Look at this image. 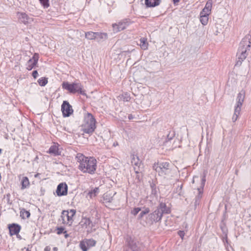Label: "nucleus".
Listing matches in <instances>:
<instances>
[{
    "mask_svg": "<svg viewBox=\"0 0 251 251\" xmlns=\"http://www.w3.org/2000/svg\"><path fill=\"white\" fill-rule=\"evenodd\" d=\"M75 158L79 163L78 169L84 173L93 174L97 168V160L92 157H86L81 153H77Z\"/></svg>",
    "mask_w": 251,
    "mask_h": 251,
    "instance_id": "nucleus-1",
    "label": "nucleus"
},
{
    "mask_svg": "<svg viewBox=\"0 0 251 251\" xmlns=\"http://www.w3.org/2000/svg\"><path fill=\"white\" fill-rule=\"evenodd\" d=\"M251 47V36L249 35L246 36L240 43L237 53V60L236 66H240L242 62L248 55V51Z\"/></svg>",
    "mask_w": 251,
    "mask_h": 251,
    "instance_id": "nucleus-2",
    "label": "nucleus"
},
{
    "mask_svg": "<svg viewBox=\"0 0 251 251\" xmlns=\"http://www.w3.org/2000/svg\"><path fill=\"white\" fill-rule=\"evenodd\" d=\"M153 168L159 176H164L167 178L174 176L175 173V171L172 169L171 165L167 162L155 164Z\"/></svg>",
    "mask_w": 251,
    "mask_h": 251,
    "instance_id": "nucleus-3",
    "label": "nucleus"
},
{
    "mask_svg": "<svg viewBox=\"0 0 251 251\" xmlns=\"http://www.w3.org/2000/svg\"><path fill=\"white\" fill-rule=\"evenodd\" d=\"M82 131L88 134H92L95 130L96 120L93 116L89 113L84 116L83 123L81 125Z\"/></svg>",
    "mask_w": 251,
    "mask_h": 251,
    "instance_id": "nucleus-4",
    "label": "nucleus"
},
{
    "mask_svg": "<svg viewBox=\"0 0 251 251\" xmlns=\"http://www.w3.org/2000/svg\"><path fill=\"white\" fill-rule=\"evenodd\" d=\"M245 98V92L244 90L240 91L236 98V103L234 107V113L232 115V121L235 122L240 115L241 107Z\"/></svg>",
    "mask_w": 251,
    "mask_h": 251,
    "instance_id": "nucleus-5",
    "label": "nucleus"
},
{
    "mask_svg": "<svg viewBox=\"0 0 251 251\" xmlns=\"http://www.w3.org/2000/svg\"><path fill=\"white\" fill-rule=\"evenodd\" d=\"M62 87L68 90L70 93H75L78 92L81 95H85L84 91L82 90V86L80 83H73L70 84L68 82H64L62 84Z\"/></svg>",
    "mask_w": 251,
    "mask_h": 251,
    "instance_id": "nucleus-6",
    "label": "nucleus"
},
{
    "mask_svg": "<svg viewBox=\"0 0 251 251\" xmlns=\"http://www.w3.org/2000/svg\"><path fill=\"white\" fill-rule=\"evenodd\" d=\"M76 211L74 209L70 210H63L61 214L62 223L64 224L71 225L74 221L73 217L75 214Z\"/></svg>",
    "mask_w": 251,
    "mask_h": 251,
    "instance_id": "nucleus-7",
    "label": "nucleus"
},
{
    "mask_svg": "<svg viewBox=\"0 0 251 251\" xmlns=\"http://www.w3.org/2000/svg\"><path fill=\"white\" fill-rule=\"evenodd\" d=\"M162 219L161 214L157 208L152 213H150L146 218V223L150 225L160 221Z\"/></svg>",
    "mask_w": 251,
    "mask_h": 251,
    "instance_id": "nucleus-8",
    "label": "nucleus"
},
{
    "mask_svg": "<svg viewBox=\"0 0 251 251\" xmlns=\"http://www.w3.org/2000/svg\"><path fill=\"white\" fill-rule=\"evenodd\" d=\"M205 181V175H203L201 179V186L197 189L198 194L196 197V201L195 202V205L199 204V201L202 197L203 193V188L204 186Z\"/></svg>",
    "mask_w": 251,
    "mask_h": 251,
    "instance_id": "nucleus-9",
    "label": "nucleus"
},
{
    "mask_svg": "<svg viewBox=\"0 0 251 251\" xmlns=\"http://www.w3.org/2000/svg\"><path fill=\"white\" fill-rule=\"evenodd\" d=\"M61 110L64 117H69L73 112L71 105L67 101H63Z\"/></svg>",
    "mask_w": 251,
    "mask_h": 251,
    "instance_id": "nucleus-10",
    "label": "nucleus"
},
{
    "mask_svg": "<svg viewBox=\"0 0 251 251\" xmlns=\"http://www.w3.org/2000/svg\"><path fill=\"white\" fill-rule=\"evenodd\" d=\"M79 226L83 228L87 229V231H90L93 226V224L89 218L83 217L80 223Z\"/></svg>",
    "mask_w": 251,
    "mask_h": 251,
    "instance_id": "nucleus-11",
    "label": "nucleus"
},
{
    "mask_svg": "<svg viewBox=\"0 0 251 251\" xmlns=\"http://www.w3.org/2000/svg\"><path fill=\"white\" fill-rule=\"evenodd\" d=\"M39 58V54L37 53H35L33 57L28 61L26 64V69L28 70H31L37 64Z\"/></svg>",
    "mask_w": 251,
    "mask_h": 251,
    "instance_id": "nucleus-12",
    "label": "nucleus"
},
{
    "mask_svg": "<svg viewBox=\"0 0 251 251\" xmlns=\"http://www.w3.org/2000/svg\"><path fill=\"white\" fill-rule=\"evenodd\" d=\"M68 186L66 183L59 184L56 190V193L58 196H65L67 194Z\"/></svg>",
    "mask_w": 251,
    "mask_h": 251,
    "instance_id": "nucleus-13",
    "label": "nucleus"
},
{
    "mask_svg": "<svg viewBox=\"0 0 251 251\" xmlns=\"http://www.w3.org/2000/svg\"><path fill=\"white\" fill-rule=\"evenodd\" d=\"M103 35L105 36L104 34L100 33L99 32H93L89 31L85 33V37L89 40H94L98 38H102Z\"/></svg>",
    "mask_w": 251,
    "mask_h": 251,
    "instance_id": "nucleus-14",
    "label": "nucleus"
},
{
    "mask_svg": "<svg viewBox=\"0 0 251 251\" xmlns=\"http://www.w3.org/2000/svg\"><path fill=\"white\" fill-rule=\"evenodd\" d=\"M127 24L126 22H119L118 24H113L112 26L114 32H118L125 29L127 26Z\"/></svg>",
    "mask_w": 251,
    "mask_h": 251,
    "instance_id": "nucleus-15",
    "label": "nucleus"
},
{
    "mask_svg": "<svg viewBox=\"0 0 251 251\" xmlns=\"http://www.w3.org/2000/svg\"><path fill=\"white\" fill-rule=\"evenodd\" d=\"M10 235L12 236L19 233L21 229V226L16 224H12L9 226Z\"/></svg>",
    "mask_w": 251,
    "mask_h": 251,
    "instance_id": "nucleus-16",
    "label": "nucleus"
},
{
    "mask_svg": "<svg viewBox=\"0 0 251 251\" xmlns=\"http://www.w3.org/2000/svg\"><path fill=\"white\" fill-rule=\"evenodd\" d=\"M157 208L161 214L162 217L163 214H168L170 212V208L167 207L166 204L163 202L160 203Z\"/></svg>",
    "mask_w": 251,
    "mask_h": 251,
    "instance_id": "nucleus-17",
    "label": "nucleus"
},
{
    "mask_svg": "<svg viewBox=\"0 0 251 251\" xmlns=\"http://www.w3.org/2000/svg\"><path fill=\"white\" fill-rule=\"evenodd\" d=\"M131 162L133 165L138 167V169H137L136 167H134V170L136 173H139L140 171L139 168L142 165V163L138 157L137 156H133Z\"/></svg>",
    "mask_w": 251,
    "mask_h": 251,
    "instance_id": "nucleus-18",
    "label": "nucleus"
},
{
    "mask_svg": "<svg viewBox=\"0 0 251 251\" xmlns=\"http://www.w3.org/2000/svg\"><path fill=\"white\" fill-rule=\"evenodd\" d=\"M145 4L148 7H152L158 5L161 0H145Z\"/></svg>",
    "mask_w": 251,
    "mask_h": 251,
    "instance_id": "nucleus-19",
    "label": "nucleus"
},
{
    "mask_svg": "<svg viewBox=\"0 0 251 251\" xmlns=\"http://www.w3.org/2000/svg\"><path fill=\"white\" fill-rule=\"evenodd\" d=\"M128 245L132 251H139L137 241L130 238L128 241Z\"/></svg>",
    "mask_w": 251,
    "mask_h": 251,
    "instance_id": "nucleus-20",
    "label": "nucleus"
},
{
    "mask_svg": "<svg viewBox=\"0 0 251 251\" xmlns=\"http://www.w3.org/2000/svg\"><path fill=\"white\" fill-rule=\"evenodd\" d=\"M99 193V189L98 187L95 188L93 190L89 191L87 194L86 197L92 199L95 197Z\"/></svg>",
    "mask_w": 251,
    "mask_h": 251,
    "instance_id": "nucleus-21",
    "label": "nucleus"
},
{
    "mask_svg": "<svg viewBox=\"0 0 251 251\" xmlns=\"http://www.w3.org/2000/svg\"><path fill=\"white\" fill-rule=\"evenodd\" d=\"M49 153L55 155H59L60 154L58 146L56 145H54L50 147L49 149Z\"/></svg>",
    "mask_w": 251,
    "mask_h": 251,
    "instance_id": "nucleus-22",
    "label": "nucleus"
},
{
    "mask_svg": "<svg viewBox=\"0 0 251 251\" xmlns=\"http://www.w3.org/2000/svg\"><path fill=\"white\" fill-rule=\"evenodd\" d=\"M21 189L24 190L27 188L29 185V181L28 178L26 176H24L22 178L21 181Z\"/></svg>",
    "mask_w": 251,
    "mask_h": 251,
    "instance_id": "nucleus-23",
    "label": "nucleus"
},
{
    "mask_svg": "<svg viewBox=\"0 0 251 251\" xmlns=\"http://www.w3.org/2000/svg\"><path fill=\"white\" fill-rule=\"evenodd\" d=\"M140 46L143 50H147L148 48V43L147 42V39L145 38H141L140 40Z\"/></svg>",
    "mask_w": 251,
    "mask_h": 251,
    "instance_id": "nucleus-24",
    "label": "nucleus"
},
{
    "mask_svg": "<svg viewBox=\"0 0 251 251\" xmlns=\"http://www.w3.org/2000/svg\"><path fill=\"white\" fill-rule=\"evenodd\" d=\"M121 100L124 101H129L130 100V95L127 93H125L119 96Z\"/></svg>",
    "mask_w": 251,
    "mask_h": 251,
    "instance_id": "nucleus-25",
    "label": "nucleus"
},
{
    "mask_svg": "<svg viewBox=\"0 0 251 251\" xmlns=\"http://www.w3.org/2000/svg\"><path fill=\"white\" fill-rule=\"evenodd\" d=\"M30 215V212L26 210L25 209L23 208L20 212V216L23 219L25 218H28Z\"/></svg>",
    "mask_w": 251,
    "mask_h": 251,
    "instance_id": "nucleus-26",
    "label": "nucleus"
},
{
    "mask_svg": "<svg viewBox=\"0 0 251 251\" xmlns=\"http://www.w3.org/2000/svg\"><path fill=\"white\" fill-rule=\"evenodd\" d=\"M200 21L203 25H206L208 22V16L200 14Z\"/></svg>",
    "mask_w": 251,
    "mask_h": 251,
    "instance_id": "nucleus-27",
    "label": "nucleus"
},
{
    "mask_svg": "<svg viewBox=\"0 0 251 251\" xmlns=\"http://www.w3.org/2000/svg\"><path fill=\"white\" fill-rule=\"evenodd\" d=\"M85 240L86 241V244H87V246H88L89 248L95 246L96 245V241L92 239H86Z\"/></svg>",
    "mask_w": 251,
    "mask_h": 251,
    "instance_id": "nucleus-28",
    "label": "nucleus"
},
{
    "mask_svg": "<svg viewBox=\"0 0 251 251\" xmlns=\"http://www.w3.org/2000/svg\"><path fill=\"white\" fill-rule=\"evenodd\" d=\"M38 82L40 86H44L48 83V79L45 77H41L38 79Z\"/></svg>",
    "mask_w": 251,
    "mask_h": 251,
    "instance_id": "nucleus-29",
    "label": "nucleus"
},
{
    "mask_svg": "<svg viewBox=\"0 0 251 251\" xmlns=\"http://www.w3.org/2000/svg\"><path fill=\"white\" fill-rule=\"evenodd\" d=\"M79 246H80L81 249L83 251H87L89 249H90L88 247V246H87V244H86L85 240H83V241L80 242Z\"/></svg>",
    "mask_w": 251,
    "mask_h": 251,
    "instance_id": "nucleus-30",
    "label": "nucleus"
},
{
    "mask_svg": "<svg viewBox=\"0 0 251 251\" xmlns=\"http://www.w3.org/2000/svg\"><path fill=\"white\" fill-rule=\"evenodd\" d=\"M175 136V132L174 131H170L167 136V139L164 142V144H167V142L171 140Z\"/></svg>",
    "mask_w": 251,
    "mask_h": 251,
    "instance_id": "nucleus-31",
    "label": "nucleus"
},
{
    "mask_svg": "<svg viewBox=\"0 0 251 251\" xmlns=\"http://www.w3.org/2000/svg\"><path fill=\"white\" fill-rule=\"evenodd\" d=\"M212 6V0H208L207 1V2L206 3L204 8H205V9H208V10H209L211 12Z\"/></svg>",
    "mask_w": 251,
    "mask_h": 251,
    "instance_id": "nucleus-32",
    "label": "nucleus"
},
{
    "mask_svg": "<svg viewBox=\"0 0 251 251\" xmlns=\"http://www.w3.org/2000/svg\"><path fill=\"white\" fill-rule=\"evenodd\" d=\"M64 228L63 227H58L57 228V233L58 234H60L62 233H66V231H64ZM65 238H67L68 237V234H66L65 235Z\"/></svg>",
    "mask_w": 251,
    "mask_h": 251,
    "instance_id": "nucleus-33",
    "label": "nucleus"
},
{
    "mask_svg": "<svg viewBox=\"0 0 251 251\" xmlns=\"http://www.w3.org/2000/svg\"><path fill=\"white\" fill-rule=\"evenodd\" d=\"M150 212V209L149 208H146L144 210H143L140 213L139 216L140 218H142L145 215L149 213Z\"/></svg>",
    "mask_w": 251,
    "mask_h": 251,
    "instance_id": "nucleus-34",
    "label": "nucleus"
},
{
    "mask_svg": "<svg viewBox=\"0 0 251 251\" xmlns=\"http://www.w3.org/2000/svg\"><path fill=\"white\" fill-rule=\"evenodd\" d=\"M39 1L45 8H47L49 6V0H39Z\"/></svg>",
    "mask_w": 251,
    "mask_h": 251,
    "instance_id": "nucleus-35",
    "label": "nucleus"
},
{
    "mask_svg": "<svg viewBox=\"0 0 251 251\" xmlns=\"http://www.w3.org/2000/svg\"><path fill=\"white\" fill-rule=\"evenodd\" d=\"M210 13H211V12L209 10H208V9H205V8L204 7V8L202 9V10L200 14L209 16Z\"/></svg>",
    "mask_w": 251,
    "mask_h": 251,
    "instance_id": "nucleus-36",
    "label": "nucleus"
},
{
    "mask_svg": "<svg viewBox=\"0 0 251 251\" xmlns=\"http://www.w3.org/2000/svg\"><path fill=\"white\" fill-rule=\"evenodd\" d=\"M141 211V208L139 207L134 208L131 212V213L134 216L136 215L138 212Z\"/></svg>",
    "mask_w": 251,
    "mask_h": 251,
    "instance_id": "nucleus-37",
    "label": "nucleus"
},
{
    "mask_svg": "<svg viewBox=\"0 0 251 251\" xmlns=\"http://www.w3.org/2000/svg\"><path fill=\"white\" fill-rule=\"evenodd\" d=\"M178 234L181 237V238L183 240V237H184V236L185 235V233H184V231H182V230L178 231Z\"/></svg>",
    "mask_w": 251,
    "mask_h": 251,
    "instance_id": "nucleus-38",
    "label": "nucleus"
},
{
    "mask_svg": "<svg viewBox=\"0 0 251 251\" xmlns=\"http://www.w3.org/2000/svg\"><path fill=\"white\" fill-rule=\"evenodd\" d=\"M38 75L37 71L35 70L32 72V76L34 78H36Z\"/></svg>",
    "mask_w": 251,
    "mask_h": 251,
    "instance_id": "nucleus-39",
    "label": "nucleus"
},
{
    "mask_svg": "<svg viewBox=\"0 0 251 251\" xmlns=\"http://www.w3.org/2000/svg\"><path fill=\"white\" fill-rule=\"evenodd\" d=\"M50 251V248L49 246H47L44 249V251Z\"/></svg>",
    "mask_w": 251,
    "mask_h": 251,
    "instance_id": "nucleus-40",
    "label": "nucleus"
},
{
    "mask_svg": "<svg viewBox=\"0 0 251 251\" xmlns=\"http://www.w3.org/2000/svg\"><path fill=\"white\" fill-rule=\"evenodd\" d=\"M180 0H173L174 4H177Z\"/></svg>",
    "mask_w": 251,
    "mask_h": 251,
    "instance_id": "nucleus-41",
    "label": "nucleus"
},
{
    "mask_svg": "<svg viewBox=\"0 0 251 251\" xmlns=\"http://www.w3.org/2000/svg\"><path fill=\"white\" fill-rule=\"evenodd\" d=\"M132 118H133V116H132V115H128V119H129V120H131V119H132Z\"/></svg>",
    "mask_w": 251,
    "mask_h": 251,
    "instance_id": "nucleus-42",
    "label": "nucleus"
},
{
    "mask_svg": "<svg viewBox=\"0 0 251 251\" xmlns=\"http://www.w3.org/2000/svg\"><path fill=\"white\" fill-rule=\"evenodd\" d=\"M53 251H57V247H54L53 248Z\"/></svg>",
    "mask_w": 251,
    "mask_h": 251,
    "instance_id": "nucleus-43",
    "label": "nucleus"
},
{
    "mask_svg": "<svg viewBox=\"0 0 251 251\" xmlns=\"http://www.w3.org/2000/svg\"><path fill=\"white\" fill-rule=\"evenodd\" d=\"M2 150L0 149V155L2 153Z\"/></svg>",
    "mask_w": 251,
    "mask_h": 251,
    "instance_id": "nucleus-44",
    "label": "nucleus"
},
{
    "mask_svg": "<svg viewBox=\"0 0 251 251\" xmlns=\"http://www.w3.org/2000/svg\"><path fill=\"white\" fill-rule=\"evenodd\" d=\"M197 177H196V176H195V177H194V178H193V183H194V178H197Z\"/></svg>",
    "mask_w": 251,
    "mask_h": 251,
    "instance_id": "nucleus-45",
    "label": "nucleus"
},
{
    "mask_svg": "<svg viewBox=\"0 0 251 251\" xmlns=\"http://www.w3.org/2000/svg\"><path fill=\"white\" fill-rule=\"evenodd\" d=\"M27 251H31L28 249H27Z\"/></svg>",
    "mask_w": 251,
    "mask_h": 251,
    "instance_id": "nucleus-46",
    "label": "nucleus"
}]
</instances>
